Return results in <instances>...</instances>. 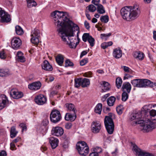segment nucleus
I'll return each instance as SVG.
<instances>
[{
  "mask_svg": "<svg viewBox=\"0 0 156 156\" xmlns=\"http://www.w3.org/2000/svg\"><path fill=\"white\" fill-rule=\"evenodd\" d=\"M112 54L114 58H119L122 56V51L120 48H116L114 49Z\"/></svg>",
  "mask_w": 156,
  "mask_h": 156,
  "instance_id": "nucleus-17",
  "label": "nucleus"
},
{
  "mask_svg": "<svg viewBox=\"0 0 156 156\" xmlns=\"http://www.w3.org/2000/svg\"><path fill=\"white\" fill-rule=\"evenodd\" d=\"M102 105L101 103L98 104L94 108L95 112L98 114H101L102 110Z\"/></svg>",
  "mask_w": 156,
  "mask_h": 156,
  "instance_id": "nucleus-28",
  "label": "nucleus"
},
{
  "mask_svg": "<svg viewBox=\"0 0 156 156\" xmlns=\"http://www.w3.org/2000/svg\"><path fill=\"white\" fill-rule=\"evenodd\" d=\"M17 133L18 131L16 130L15 127H12L10 130V137L12 138H13L16 136Z\"/></svg>",
  "mask_w": 156,
  "mask_h": 156,
  "instance_id": "nucleus-33",
  "label": "nucleus"
},
{
  "mask_svg": "<svg viewBox=\"0 0 156 156\" xmlns=\"http://www.w3.org/2000/svg\"><path fill=\"white\" fill-rule=\"evenodd\" d=\"M40 33L39 30L37 28H35L31 32V43L35 44H37L39 42V37L40 36Z\"/></svg>",
  "mask_w": 156,
  "mask_h": 156,
  "instance_id": "nucleus-6",
  "label": "nucleus"
},
{
  "mask_svg": "<svg viewBox=\"0 0 156 156\" xmlns=\"http://www.w3.org/2000/svg\"><path fill=\"white\" fill-rule=\"evenodd\" d=\"M62 118L60 112L57 110H53L50 115V119L51 121L54 123H56L59 121Z\"/></svg>",
  "mask_w": 156,
  "mask_h": 156,
  "instance_id": "nucleus-5",
  "label": "nucleus"
},
{
  "mask_svg": "<svg viewBox=\"0 0 156 156\" xmlns=\"http://www.w3.org/2000/svg\"><path fill=\"white\" fill-rule=\"evenodd\" d=\"M116 100V98L114 96L109 97L107 100V103L109 106H113L114 105Z\"/></svg>",
  "mask_w": 156,
  "mask_h": 156,
  "instance_id": "nucleus-27",
  "label": "nucleus"
},
{
  "mask_svg": "<svg viewBox=\"0 0 156 156\" xmlns=\"http://www.w3.org/2000/svg\"><path fill=\"white\" fill-rule=\"evenodd\" d=\"M65 126L66 129H69L72 127V124L71 123H68L66 124Z\"/></svg>",
  "mask_w": 156,
  "mask_h": 156,
  "instance_id": "nucleus-55",
  "label": "nucleus"
},
{
  "mask_svg": "<svg viewBox=\"0 0 156 156\" xmlns=\"http://www.w3.org/2000/svg\"><path fill=\"white\" fill-rule=\"evenodd\" d=\"M64 130L61 127L56 126L53 127L51 131L52 135L57 136H60L63 135Z\"/></svg>",
  "mask_w": 156,
  "mask_h": 156,
  "instance_id": "nucleus-9",
  "label": "nucleus"
},
{
  "mask_svg": "<svg viewBox=\"0 0 156 156\" xmlns=\"http://www.w3.org/2000/svg\"><path fill=\"white\" fill-rule=\"evenodd\" d=\"M101 85L102 86V92H105L110 89V85L108 82L103 81L102 84Z\"/></svg>",
  "mask_w": 156,
  "mask_h": 156,
  "instance_id": "nucleus-25",
  "label": "nucleus"
},
{
  "mask_svg": "<svg viewBox=\"0 0 156 156\" xmlns=\"http://www.w3.org/2000/svg\"><path fill=\"white\" fill-rule=\"evenodd\" d=\"M76 147L78 152L81 155L86 156L89 152V147L87 143L84 141L78 142L76 144Z\"/></svg>",
  "mask_w": 156,
  "mask_h": 156,
  "instance_id": "nucleus-4",
  "label": "nucleus"
},
{
  "mask_svg": "<svg viewBox=\"0 0 156 156\" xmlns=\"http://www.w3.org/2000/svg\"><path fill=\"white\" fill-rule=\"evenodd\" d=\"M112 34L111 33H109L107 34H101V38L102 39L106 41L107 40L108 37Z\"/></svg>",
  "mask_w": 156,
  "mask_h": 156,
  "instance_id": "nucleus-39",
  "label": "nucleus"
},
{
  "mask_svg": "<svg viewBox=\"0 0 156 156\" xmlns=\"http://www.w3.org/2000/svg\"><path fill=\"white\" fill-rule=\"evenodd\" d=\"M51 16L62 41L70 48H73L76 41V37L71 38L74 36V31L72 27L73 23L67 18L66 14L63 12L56 10L51 13Z\"/></svg>",
  "mask_w": 156,
  "mask_h": 156,
  "instance_id": "nucleus-1",
  "label": "nucleus"
},
{
  "mask_svg": "<svg viewBox=\"0 0 156 156\" xmlns=\"http://www.w3.org/2000/svg\"><path fill=\"white\" fill-rule=\"evenodd\" d=\"M10 149L12 150L16 149L14 143L12 142L10 143Z\"/></svg>",
  "mask_w": 156,
  "mask_h": 156,
  "instance_id": "nucleus-54",
  "label": "nucleus"
},
{
  "mask_svg": "<svg viewBox=\"0 0 156 156\" xmlns=\"http://www.w3.org/2000/svg\"><path fill=\"white\" fill-rule=\"evenodd\" d=\"M132 76H131L128 74H125V76L123 77V80H125L126 79H128L129 78L133 77Z\"/></svg>",
  "mask_w": 156,
  "mask_h": 156,
  "instance_id": "nucleus-57",
  "label": "nucleus"
},
{
  "mask_svg": "<svg viewBox=\"0 0 156 156\" xmlns=\"http://www.w3.org/2000/svg\"><path fill=\"white\" fill-rule=\"evenodd\" d=\"M121 89L122 91H125V90L128 93H129L131 89V85L129 82L124 83Z\"/></svg>",
  "mask_w": 156,
  "mask_h": 156,
  "instance_id": "nucleus-21",
  "label": "nucleus"
},
{
  "mask_svg": "<svg viewBox=\"0 0 156 156\" xmlns=\"http://www.w3.org/2000/svg\"><path fill=\"white\" fill-rule=\"evenodd\" d=\"M41 85V83L40 81L34 82L28 85V88L32 90H36L40 89Z\"/></svg>",
  "mask_w": 156,
  "mask_h": 156,
  "instance_id": "nucleus-14",
  "label": "nucleus"
},
{
  "mask_svg": "<svg viewBox=\"0 0 156 156\" xmlns=\"http://www.w3.org/2000/svg\"><path fill=\"white\" fill-rule=\"evenodd\" d=\"M100 0H92V3L95 5H98L100 4H99V2Z\"/></svg>",
  "mask_w": 156,
  "mask_h": 156,
  "instance_id": "nucleus-59",
  "label": "nucleus"
},
{
  "mask_svg": "<svg viewBox=\"0 0 156 156\" xmlns=\"http://www.w3.org/2000/svg\"><path fill=\"white\" fill-rule=\"evenodd\" d=\"M17 59L19 61L21 62H24L25 61V58L23 55L21 56L20 57L17 58Z\"/></svg>",
  "mask_w": 156,
  "mask_h": 156,
  "instance_id": "nucleus-52",
  "label": "nucleus"
},
{
  "mask_svg": "<svg viewBox=\"0 0 156 156\" xmlns=\"http://www.w3.org/2000/svg\"><path fill=\"white\" fill-rule=\"evenodd\" d=\"M15 31L16 34L18 35H21L23 33V30L18 25H17L16 26Z\"/></svg>",
  "mask_w": 156,
  "mask_h": 156,
  "instance_id": "nucleus-34",
  "label": "nucleus"
},
{
  "mask_svg": "<svg viewBox=\"0 0 156 156\" xmlns=\"http://www.w3.org/2000/svg\"><path fill=\"white\" fill-rule=\"evenodd\" d=\"M101 129V124L99 122L93 121L91 124V130L94 133H99Z\"/></svg>",
  "mask_w": 156,
  "mask_h": 156,
  "instance_id": "nucleus-10",
  "label": "nucleus"
},
{
  "mask_svg": "<svg viewBox=\"0 0 156 156\" xmlns=\"http://www.w3.org/2000/svg\"><path fill=\"white\" fill-rule=\"evenodd\" d=\"M11 44L13 48L17 49L21 45V41L19 38L14 37L12 40Z\"/></svg>",
  "mask_w": 156,
  "mask_h": 156,
  "instance_id": "nucleus-11",
  "label": "nucleus"
},
{
  "mask_svg": "<svg viewBox=\"0 0 156 156\" xmlns=\"http://www.w3.org/2000/svg\"><path fill=\"white\" fill-rule=\"evenodd\" d=\"M84 26L85 28L87 30L90 29V26L89 23L87 21H85L84 23Z\"/></svg>",
  "mask_w": 156,
  "mask_h": 156,
  "instance_id": "nucleus-56",
  "label": "nucleus"
},
{
  "mask_svg": "<svg viewBox=\"0 0 156 156\" xmlns=\"http://www.w3.org/2000/svg\"><path fill=\"white\" fill-rule=\"evenodd\" d=\"M27 6L28 8H31L37 5V3L34 0H26Z\"/></svg>",
  "mask_w": 156,
  "mask_h": 156,
  "instance_id": "nucleus-31",
  "label": "nucleus"
},
{
  "mask_svg": "<svg viewBox=\"0 0 156 156\" xmlns=\"http://www.w3.org/2000/svg\"><path fill=\"white\" fill-rule=\"evenodd\" d=\"M66 65L65 66V67L68 66H74L73 63L71 62L70 60L67 59L65 61Z\"/></svg>",
  "mask_w": 156,
  "mask_h": 156,
  "instance_id": "nucleus-43",
  "label": "nucleus"
},
{
  "mask_svg": "<svg viewBox=\"0 0 156 156\" xmlns=\"http://www.w3.org/2000/svg\"><path fill=\"white\" fill-rule=\"evenodd\" d=\"M90 36L88 33H84L82 36V40L85 42H86L88 40V38Z\"/></svg>",
  "mask_w": 156,
  "mask_h": 156,
  "instance_id": "nucleus-44",
  "label": "nucleus"
},
{
  "mask_svg": "<svg viewBox=\"0 0 156 156\" xmlns=\"http://www.w3.org/2000/svg\"><path fill=\"white\" fill-rule=\"evenodd\" d=\"M138 79H134L131 81V83L134 87H137V85Z\"/></svg>",
  "mask_w": 156,
  "mask_h": 156,
  "instance_id": "nucleus-48",
  "label": "nucleus"
},
{
  "mask_svg": "<svg viewBox=\"0 0 156 156\" xmlns=\"http://www.w3.org/2000/svg\"><path fill=\"white\" fill-rule=\"evenodd\" d=\"M101 149L98 147L93 148L91 149V151H94V152L97 153L98 154L99 153H100L101 152Z\"/></svg>",
  "mask_w": 156,
  "mask_h": 156,
  "instance_id": "nucleus-45",
  "label": "nucleus"
},
{
  "mask_svg": "<svg viewBox=\"0 0 156 156\" xmlns=\"http://www.w3.org/2000/svg\"><path fill=\"white\" fill-rule=\"evenodd\" d=\"M42 68L46 71H51L53 69L52 66L47 60H44L42 65Z\"/></svg>",
  "mask_w": 156,
  "mask_h": 156,
  "instance_id": "nucleus-16",
  "label": "nucleus"
},
{
  "mask_svg": "<svg viewBox=\"0 0 156 156\" xmlns=\"http://www.w3.org/2000/svg\"><path fill=\"white\" fill-rule=\"evenodd\" d=\"M11 74L9 70L7 68H0V76L5 77Z\"/></svg>",
  "mask_w": 156,
  "mask_h": 156,
  "instance_id": "nucleus-20",
  "label": "nucleus"
},
{
  "mask_svg": "<svg viewBox=\"0 0 156 156\" xmlns=\"http://www.w3.org/2000/svg\"><path fill=\"white\" fill-rule=\"evenodd\" d=\"M122 82V79L120 77H118L116 78L115 81L116 85L118 89L121 87Z\"/></svg>",
  "mask_w": 156,
  "mask_h": 156,
  "instance_id": "nucleus-35",
  "label": "nucleus"
},
{
  "mask_svg": "<svg viewBox=\"0 0 156 156\" xmlns=\"http://www.w3.org/2000/svg\"><path fill=\"white\" fill-rule=\"evenodd\" d=\"M72 27L73 29V30L74 31V33L76 32V31H77V40L78 41H80V38L79 37V34L80 33L79 31V28L78 26L76 24H75L73 23V26H72Z\"/></svg>",
  "mask_w": 156,
  "mask_h": 156,
  "instance_id": "nucleus-32",
  "label": "nucleus"
},
{
  "mask_svg": "<svg viewBox=\"0 0 156 156\" xmlns=\"http://www.w3.org/2000/svg\"><path fill=\"white\" fill-rule=\"evenodd\" d=\"M88 62V59L87 58L82 59L80 62V65L83 66L85 65Z\"/></svg>",
  "mask_w": 156,
  "mask_h": 156,
  "instance_id": "nucleus-47",
  "label": "nucleus"
},
{
  "mask_svg": "<svg viewBox=\"0 0 156 156\" xmlns=\"http://www.w3.org/2000/svg\"><path fill=\"white\" fill-rule=\"evenodd\" d=\"M110 95V94L109 93H108L105 94L101 98V100L102 101L104 102L105 101L106 98Z\"/></svg>",
  "mask_w": 156,
  "mask_h": 156,
  "instance_id": "nucleus-51",
  "label": "nucleus"
},
{
  "mask_svg": "<svg viewBox=\"0 0 156 156\" xmlns=\"http://www.w3.org/2000/svg\"><path fill=\"white\" fill-rule=\"evenodd\" d=\"M141 117V112L139 111L132 113L130 116L129 121L132 122L131 124H139L141 127V129L143 132H148L155 128V124L150 120H140Z\"/></svg>",
  "mask_w": 156,
  "mask_h": 156,
  "instance_id": "nucleus-2",
  "label": "nucleus"
},
{
  "mask_svg": "<svg viewBox=\"0 0 156 156\" xmlns=\"http://www.w3.org/2000/svg\"><path fill=\"white\" fill-rule=\"evenodd\" d=\"M46 97L43 94H40L36 96L34 98L36 103L39 105H43L46 103Z\"/></svg>",
  "mask_w": 156,
  "mask_h": 156,
  "instance_id": "nucleus-8",
  "label": "nucleus"
},
{
  "mask_svg": "<svg viewBox=\"0 0 156 156\" xmlns=\"http://www.w3.org/2000/svg\"><path fill=\"white\" fill-rule=\"evenodd\" d=\"M88 51H83L81 53V55H80V58H81L83 56L86 55L87 53L88 52Z\"/></svg>",
  "mask_w": 156,
  "mask_h": 156,
  "instance_id": "nucleus-61",
  "label": "nucleus"
},
{
  "mask_svg": "<svg viewBox=\"0 0 156 156\" xmlns=\"http://www.w3.org/2000/svg\"><path fill=\"white\" fill-rule=\"evenodd\" d=\"M8 101V98L5 95L2 94L0 96V110L5 107Z\"/></svg>",
  "mask_w": 156,
  "mask_h": 156,
  "instance_id": "nucleus-13",
  "label": "nucleus"
},
{
  "mask_svg": "<svg viewBox=\"0 0 156 156\" xmlns=\"http://www.w3.org/2000/svg\"><path fill=\"white\" fill-rule=\"evenodd\" d=\"M101 47L103 49H105L107 48L108 46L106 42H104L101 44Z\"/></svg>",
  "mask_w": 156,
  "mask_h": 156,
  "instance_id": "nucleus-53",
  "label": "nucleus"
},
{
  "mask_svg": "<svg viewBox=\"0 0 156 156\" xmlns=\"http://www.w3.org/2000/svg\"><path fill=\"white\" fill-rule=\"evenodd\" d=\"M110 125H109L108 124L106 123V129L108 133L109 134H112L113 133L114 129V123L112 124V122Z\"/></svg>",
  "mask_w": 156,
  "mask_h": 156,
  "instance_id": "nucleus-23",
  "label": "nucleus"
},
{
  "mask_svg": "<svg viewBox=\"0 0 156 156\" xmlns=\"http://www.w3.org/2000/svg\"><path fill=\"white\" fill-rule=\"evenodd\" d=\"M92 73L90 72L85 73L84 74V76L86 77H91V75Z\"/></svg>",
  "mask_w": 156,
  "mask_h": 156,
  "instance_id": "nucleus-62",
  "label": "nucleus"
},
{
  "mask_svg": "<svg viewBox=\"0 0 156 156\" xmlns=\"http://www.w3.org/2000/svg\"><path fill=\"white\" fill-rule=\"evenodd\" d=\"M128 93L126 91H123L122 94V101H125L128 99L129 97Z\"/></svg>",
  "mask_w": 156,
  "mask_h": 156,
  "instance_id": "nucleus-38",
  "label": "nucleus"
},
{
  "mask_svg": "<svg viewBox=\"0 0 156 156\" xmlns=\"http://www.w3.org/2000/svg\"><path fill=\"white\" fill-rule=\"evenodd\" d=\"M133 55L135 58L140 60H143L144 57V54L140 51L134 52Z\"/></svg>",
  "mask_w": 156,
  "mask_h": 156,
  "instance_id": "nucleus-19",
  "label": "nucleus"
},
{
  "mask_svg": "<svg viewBox=\"0 0 156 156\" xmlns=\"http://www.w3.org/2000/svg\"><path fill=\"white\" fill-rule=\"evenodd\" d=\"M100 20L102 22L107 23L109 20L108 16L107 15L102 16L100 17Z\"/></svg>",
  "mask_w": 156,
  "mask_h": 156,
  "instance_id": "nucleus-40",
  "label": "nucleus"
},
{
  "mask_svg": "<svg viewBox=\"0 0 156 156\" xmlns=\"http://www.w3.org/2000/svg\"><path fill=\"white\" fill-rule=\"evenodd\" d=\"M49 121L47 119H45L43 122V125L44 126H46L48 124Z\"/></svg>",
  "mask_w": 156,
  "mask_h": 156,
  "instance_id": "nucleus-60",
  "label": "nucleus"
},
{
  "mask_svg": "<svg viewBox=\"0 0 156 156\" xmlns=\"http://www.w3.org/2000/svg\"><path fill=\"white\" fill-rule=\"evenodd\" d=\"M0 58L2 59H4L6 58L5 52L4 50H2L0 52Z\"/></svg>",
  "mask_w": 156,
  "mask_h": 156,
  "instance_id": "nucleus-49",
  "label": "nucleus"
},
{
  "mask_svg": "<svg viewBox=\"0 0 156 156\" xmlns=\"http://www.w3.org/2000/svg\"><path fill=\"white\" fill-rule=\"evenodd\" d=\"M122 105H119L116 107V110L117 113L119 114H121L122 113Z\"/></svg>",
  "mask_w": 156,
  "mask_h": 156,
  "instance_id": "nucleus-46",
  "label": "nucleus"
},
{
  "mask_svg": "<svg viewBox=\"0 0 156 156\" xmlns=\"http://www.w3.org/2000/svg\"><path fill=\"white\" fill-rule=\"evenodd\" d=\"M82 87H87L90 84V82L89 79L87 78H82Z\"/></svg>",
  "mask_w": 156,
  "mask_h": 156,
  "instance_id": "nucleus-29",
  "label": "nucleus"
},
{
  "mask_svg": "<svg viewBox=\"0 0 156 156\" xmlns=\"http://www.w3.org/2000/svg\"><path fill=\"white\" fill-rule=\"evenodd\" d=\"M6 152L5 151H3L0 152V156H6Z\"/></svg>",
  "mask_w": 156,
  "mask_h": 156,
  "instance_id": "nucleus-64",
  "label": "nucleus"
},
{
  "mask_svg": "<svg viewBox=\"0 0 156 156\" xmlns=\"http://www.w3.org/2000/svg\"><path fill=\"white\" fill-rule=\"evenodd\" d=\"M76 113H73L72 114L67 113H66L65 117V119L66 120L73 121L76 118Z\"/></svg>",
  "mask_w": 156,
  "mask_h": 156,
  "instance_id": "nucleus-22",
  "label": "nucleus"
},
{
  "mask_svg": "<svg viewBox=\"0 0 156 156\" xmlns=\"http://www.w3.org/2000/svg\"><path fill=\"white\" fill-rule=\"evenodd\" d=\"M65 106L68 111H71L74 113H76L77 111L75 106L72 104L67 103Z\"/></svg>",
  "mask_w": 156,
  "mask_h": 156,
  "instance_id": "nucleus-24",
  "label": "nucleus"
},
{
  "mask_svg": "<svg viewBox=\"0 0 156 156\" xmlns=\"http://www.w3.org/2000/svg\"><path fill=\"white\" fill-rule=\"evenodd\" d=\"M150 115L152 117H154L156 115V110L154 109H152L150 112Z\"/></svg>",
  "mask_w": 156,
  "mask_h": 156,
  "instance_id": "nucleus-50",
  "label": "nucleus"
},
{
  "mask_svg": "<svg viewBox=\"0 0 156 156\" xmlns=\"http://www.w3.org/2000/svg\"><path fill=\"white\" fill-rule=\"evenodd\" d=\"M82 78H78L75 79V86L76 87H78L80 86H82Z\"/></svg>",
  "mask_w": 156,
  "mask_h": 156,
  "instance_id": "nucleus-36",
  "label": "nucleus"
},
{
  "mask_svg": "<svg viewBox=\"0 0 156 156\" xmlns=\"http://www.w3.org/2000/svg\"><path fill=\"white\" fill-rule=\"evenodd\" d=\"M112 122V124L114 123L112 118L110 117L106 116L104 119V123L105 128H106V123L108 124L109 125H110L111 124L110 123Z\"/></svg>",
  "mask_w": 156,
  "mask_h": 156,
  "instance_id": "nucleus-30",
  "label": "nucleus"
},
{
  "mask_svg": "<svg viewBox=\"0 0 156 156\" xmlns=\"http://www.w3.org/2000/svg\"><path fill=\"white\" fill-rule=\"evenodd\" d=\"M110 111V109L108 107L104 108L103 111L105 113H107Z\"/></svg>",
  "mask_w": 156,
  "mask_h": 156,
  "instance_id": "nucleus-63",
  "label": "nucleus"
},
{
  "mask_svg": "<svg viewBox=\"0 0 156 156\" xmlns=\"http://www.w3.org/2000/svg\"><path fill=\"white\" fill-rule=\"evenodd\" d=\"M56 61L57 63L59 66H62L64 62V58L62 55H58L55 58Z\"/></svg>",
  "mask_w": 156,
  "mask_h": 156,
  "instance_id": "nucleus-26",
  "label": "nucleus"
},
{
  "mask_svg": "<svg viewBox=\"0 0 156 156\" xmlns=\"http://www.w3.org/2000/svg\"><path fill=\"white\" fill-rule=\"evenodd\" d=\"M137 87H144L147 86L150 87H153L154 85H156V83H153L150 80L147 79H138Z\"/></svg>",
  "mask_w": 156,
  "mask_h": 156,
  "instance_id": "nucleus-7",
  "label": "nucleus"
},
{
  "mask_svg": "<svg viewBox=\"0 0 156 156\" xmlns=\"http://www.w3.org/2000/svg\"><path fill=\"white\" fill-rule=\"evenodd\" d=\"M87 41L91 47H93L94 45L95 40L91 36H90Z\"/></svg>",
  "mask_w": 156,
  "mask_h": 156,
  "instance_id": "nucleus-41",
  "label": "nucleus"
},
{
  "mask_svg": "<svg viewBox=\"0 0 156 156\" xmlns=\"http://www.w3.org/2000/svg\"><path fill=\"white\" fill-rule=\"evenodd\" d=\"M121 14L123 19L129 20L137 18L140 13L138 6L134 5L133 6H126L121 9Z\"/></svg>",
  "mask_w": 156,
  "mask_h": 156,
  "instance_id": "nucleus-3",
  "label": "nucleus"
},
{
  "mask_svg": "<svg viewBox=\"0 0 156 156\" xmlns=\"http://www.w3.org/2000/svg\"><path fill=\"white\" fill-rule=\"evenodd\" d=\"M97 6V11L98 12L101 14H103L105 12V10L102 5L100 4Z\"/></svg>",
  "mask_w": 156,
  "mask_h": 156,
  "instance_id": "nucleus-37",
  "label": "nucleus"
},
{
  "mask_svg": "<svg viewBox=\"0 0 156 156\" xmlns=\"http://www.w3.org/2000/svg\"><path fill=\"white\" fill-rule=\"evenodd\" d=\"M11 20L10 16L5 11L3 13H2L0 17V21L2 23H8Z\"/></svg>",
  "mask_w": 156,
  "mask_h": 156,
  "instance_id": "nucleus-12",
  "label": "nucleus"
},
{
  "mask_svg": "<svg viewBox=\"0 0 156 156\" xmlns=\"http://www.w3.org/2000/svg\"><path fill=\"white\" fill-rule=\"evenodd\" d=\"M87 8H88V9L90 12H95L96 9V8L95 6L92 4L89 5L87 7Z\"/></svg>",
  "mask_w": 156,
  "mask_h": 156,
  "instance_id": "nucleus-42",
  "label": "nucleus"
},
{
  "mask_svg": "<svg viewBox=\"0 0 156 156\" xmlns=\"http://www.w3.org/2000/svg\"><path fill=\"white\" fill-rule=\"evenodd\" d=\"M10 96L13 98L18 99L22 98L23 95V94L21 92L16 90H12L10 94Z\"/></svg>",
  "mask_w": 156,
  "mask_h": 156,
  "instance_id": "nucleus-15",
  "label": "nucleus"
},
{
  "mask_svg": "<svg viewBox=\"0 0 156 156\" xmlns=\"http://www.w3.org/2000/svg\"><path fill=\"white\" fill-rule=\"evenodd\" d=\"M58 142V140L56 138L51 137L49 138V143L53 149H54L57 147Z\"/></svg>",
  "mask_w": 156,
  "mask_h": 156,
  "instance_id": "nucleus-18",
  "label": "nucleus"
},
{
  "mask_svg": "<svg viewBox=\"0 0 156 156\" xmlns=\"http://www.w3.org/2000/svg\"><path fill=\"white\" fill-rule=\"evenodd\" d=\"M19 126L22 128V131H23V130L25 129H26L27 128V127L26 126L25 124L23 123H20Z\"/></svg>",
  "mask_w": 156,
  "mask_h": 156,
  "instance_id": "nucleus-58",
  "label": "nucleus"
}]
</instances>
